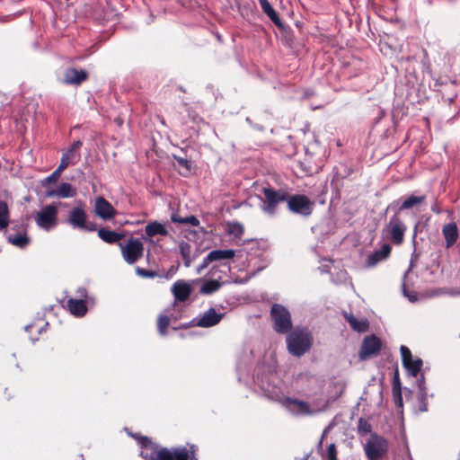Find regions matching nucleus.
<instances>
[{"mask_svg": "<svg viewBox=\"0 0 460 460\" xmlns=\"http://www.w3.org/2000/svg\"><path fill=\"white\" fill-rule=\"evenodd\" d=\"M137 438L143 450L140 456L145 460H198L197 452L198 446L190 445L189 447H164L155 443L146 436H133Z\"/></svg>", "mask_w": 460, "mask_h": 460, "instance_id": "f257e3e1", "label": "nucleus"}, {"mask_svg": "<svg viewBox=\"0 0 460 460\" xmlns=\"http://www.w3.org/2000/svg\"><path fill=\"white\" fill-rule=\"evenodd\" d=\"M313 345V336L307 328L292 329L289 320V353L301 357L308 352Z\"/></svg>", "mask_w": 460, "mask_h": 460, "instance_id": "f03ea898", "label": "nucleus"}, {"mask_svg": "<svg viewBox=\"0 0 460 460\" xmlns=\"http://www.w3.org/2000/svg\"><path fill=\"white\" fill-rule=\"evenodd\" d=\"M261 387L269 399L279 402L284 406L288 405L286 394L288 386L276 373H271L265 379H261Z\"/></svg>", "mask_w": 460, "mask_h": 460, "instance_id": "7ed1b4c3", "label": "nucleus"}, {"mask_svg": "<svg viewBox=\"0 0 460 460\" xmlns=\"http://www.w3.org/2000/svg\"><path fill=\"white\" fill-rule=\"evenodd\" d=\"M58 208L55 204L43 207L33 216L37 226L46 232L56 228L58 223Z\"/></svg>", "mask_w": 460, "mask_h": 460, "instance_id": "20e7f679", "label": "nucleus"}, {"mask_svg": "<svg viewBox=\"0 0 460 460\" xmlns=\"http://www.w3.org/2000/svg\"><path fill=\"white\" fill-rule=\"evenodd\" d=\"M67 223L74 228L84 231H94L95 226L87 221V214L80 202V204L73 208L67 217Z\"/></svg>", "mask_w": 460, "mask_h": 460, "instance_id": "39448f33", "label": "nucleus"}, {"mask_svg": "<svg viewBox=\"0 0 460 460\" xmlns=\"http://www.w3.org/2000/svg\"><path fill=\"white\" fill-rule=\"evenodd\" d=\"M382 341L375 334L366 336L361 343L358 351L360 360H367L371 358L378 356L382 349Z\"/></svg>", "mask_w": 460, "mask_h": 460, "instance_id": "423d86ee", "label": "nucleus"}, {"mask_svg": "<svg viewBox=\"0 0 460 460\" xmlns=\"http://www.w3.org/2000/svg\"><path fill=\"white\" fill-rule=\"evenodd\" d=\"M263 193L264 197L261 199V208L268 215H273L277 206L287 198L286 192L275 191L270 188H264Z\"/></svg>", "mask_w": 460, "mask_h": 460, "instance_id": "0eeeda50", "label": "nucleus"}, {"mask_svg": "<svg viewBox=\"0 0 460 460\" xmlns=\"http://www.w3.org/2000/svg\"><path fill=\"white\" fill-rule=\"evenodd\" d=\"M270 317L273 323V329L279 333H288V309L279 305L274 304L270 309Z\"/></svg>", "mask_w": 460, "mask_h": 460, "instance_id": "6e6552de", "label": "nucleus"}, {"mask_svg": "<svg viewBox=\"0 0 460 460\" xmlns=\"http://www.w3.org/2000/svg\"><path fill=\"white\" fill-rule=\"evenodd\" d=\"M407 227L401 219L399 213H395L389 220L385 230L390 235L392 242L395 244L402 243Z\"/></svg>", "mask_w": 460, "mask_h": 460, "instance_id": "1a4fd4ad", "label": "nucleus"}, {"mask_svg": "<svg viewBox=\"0 0 460 460\" xmlns=\"http://www.w3.org/2000/svg\"><path fill=\"white\" fill-rule=\"evenodd\" d=\"M400 351L403 367L408 371L409 375L417 377L423 365L422 359L420 358L413 359L411 351L404 345L401 346Z\"/></svg>", "mask_w": 460, "mask_h": 460, "instance_id": "9d476101", "label": "nucleus"}, {"mask_svg": "<svg viewBox=\"0 0 460 460\" xmlns=\"http://www.w3.org/2000/svg\"><path fill=\"white\" fill-rule=\"evenodd\" d=\"M145 241L142 238H129L125 244L119 243L124 259H138L143 256Z\"/></svg>", "mask_w": 460, "mask_h": 460, "instance_id": "9b49d317", "label": "nucleus"}, {"mask_svg": "<svg viewBox=\"0 0 460 460\" xmlns=\"http://www.w3.org/2000/svg\"><path fill=\"white\" fill-rule=\"evenodd\" d=\"M314 205V202L306 196L295 195L289 197V210L294 213L307 217L312 213Z\"/></svg>", "mask_w": 460, "mask_h": 460, "instance_id": "f8f14e48", "label": "nucleus"}, {"mask_svg": "<svg viewBox=\"0 0 460 460\" xmlns=\"http://www.w3.org/2000/svg\"><path fill=\"white\" fill-rule=\"evenodd\" d=\"M144 231L143 239L150 243H154L155 238L157 236L164 237L169 234L167 225L156 220L149 221L146 225Z\"/></svg>", "mask_w": 460, "mask_h": 460, "instance_id": "ddd939ff", "label": "nucleus"}, {"mask_svg": "<svg viewBox=\"0 0 460 460\" xmlns=\"http://www.w3.org/2000/svg\"><path fill=\"white\" fill-rule=\"evenodd\" d=\"M268 249V243L265 240H251L247 242L243 248L240 250V257L246 256L253 258H261Z\"/></svg>", "mask_w": 460, "mask_h": 460, "instance_id": "4468645a", "label": "nucleus"}, {"mask_svg": "<svg viewBox=\"0 0 460 460\" xmlns=\"http://www.w3.org/2000/svg\"><path fill=\"white\" fill-rule=\"evenodd\" d=\"M82 146V141H75L71 146L63 153L58 167L64 171L68 165L77 164L81 158L80 148Z\"/></svg>", "mask_w": 460, "mask_h": 460, "instance_id": "2eb2a0df", "label": "nucleus"}, {"mask_svg": "<svg viewBox=\"0 0 460 460\" xmlns=\"http://www.w3.org/2000/svg\"><path fill=\"white\" fill-rule=\"evenodd\" d=\"M365 451L369 460H380L387 451V445L385 439L369 440L366 447Z\"/></svg>", "mask_w": 460, "mask_h": 460, "instance_id": "dca6fc26", "label": "nucleus"}, {"mask_svg": "<svg viewBox=\"0 0 460 460\" xmlns=\"http://www.w3.org/2000/svg\"><path fill=\"white\" fill-rule=\"evenodd\" d=\"M224 314L217 313L215 308H209L199 317L194 319L195 325L203 328L215 326L220 323Z\"/></svg>", "mask_w": 460, "mask_h": 460, "instance_id": "f3484780", "label": "nucleus"}, {"mask_svg": "<svg viewBox=\"0 0 460 460\" xmlns=\"http://www.w3.org/2000/svg\"><path fill=\"white\" fill-rule=\"evenodd\" d=\"M94 212L100 218L109 220L114 217L116 210L103 197H98L95 199Z\"/></svg>", "mask_w": 460, "mask_h": 460, "instance_id": "a211bd4d", "label": "nucleus"}, {"mask_svg": "<svg viewBox=\"0 0 460 460\" xmlns=\"http://www.w3.org/2000/svg\"><path fill=\"white\" fill-rule=\"evenodd\" d=\"M87 78V73L84 70L68 68L64 74L63 82L66 84H79Z\"/></svg>", "mask_w": 460, "mask_h": 460, "instance_id": "6ab92c4d", "label": "nucleus"}, {"mask_svg": "<svg viewBox=\"0 0 460 460\" xmlns=\"http://www.w3.org/2000/svg\"><path fill=\"white\" fill-rule=\"evenodd\" d=\"M76 195V190L70 183L63 182L56 190H49L48 197L56 198H73Z\"/></svg>", "mask_w": 460, "mask_h": 460, "instance_id": "aec40b11", "label": "nucleus"}, {"mask_svg": "<svg viewBox=\"0 0 460 460\" xmlns=\"http://www.w3.org/2000/svg\"><path fill=\"white\" fill-rule=\"evenodd\" d=\"M68 311L76 317L84 316L87 312V305L84 299L69 298L66 302Z\"/></svg>", "mask_w": 460, "mask_h": 460, "instance_id": "412c9836", "label": "nucleus"}, {"mask_svg": "<svg viewBox=\"0 0 460 460\" xmlns=\"http://www.w3.org/2000/svg\"><path fill=\"white\" fill-rule=\"evenodd\" d=\"M172 291L176 300L180 302L186 301L191 293V287L190 284L183 281H177L172 286Z\"/></svg>", "mask_w": 460, "mask_h": 460, "instance_id": "4be33fe9", "label": "nucleus"}, {"mask_svg": "<svg viewBox=\"0 0 460 460\" xmlns=\"http://www.w3.org/2000/svg\"><path fill=\"white\" fill-rule=\"evenodd\" d=\"M343 316L353 331L362 333L368 330L369 323L367 319L358 320L352 314L348 313H343Z\"/></svg>", "mask_w": 460, "mask_h": 460, "instance_id": "5701e85b", "label": "nucleus"}, {"mask_svg": "<svg viewBox=\"0 0 460 460\" xmlns=\"http://www.w3.org/2000/svg\"><path fill=\"white\" fill-rule=\"evenodd\" d=\"M443 235L446 239L447 246L453 245L458 238V228L456 223H449L443 226Z\"/></svg>", "mask_w": 460, "mask_h": 460, "instance_id": "b1692460", "label": "nucleus"}, {"mask_svg": "<svg viewBox=\"0 0 460 460\" xmlns=\"http://www.w3.org/2000/svg\"><path fill=\"white\" fill-rule=\"evenodd\" d=\"M260 5L262 11L269 16V18L280 29L284 30V24L281 22L279 18L276 11L273 9L271 4L268 0H259Z\"/></svg>", "mask_w": 460, "mask_h": 460, "instance_id": "393cba45", "label": "nucleus"}, {"mask_svg": "<svg viewBox=\"0 0 460 460\" xmlns=\"http://www.w3.org/2000/svg\"><path fill=\"white\" fill-rule=\"evenodd\" d=\"M7 239L13 245L19 248H24L30 243V238L28 237L25 231L9 233L7 235Z\"/></svg>", "mask_w": 460, "mask_h": 460, "instance_id": "a878e982", "label": "nucleus"}, {"mask_svg": "<svg viewBox=\"0 0 460 460\" xmlns=\"http://www.w3.org/2000/svg\"><path fill=\"white\" fill-rule=\"evenodd\" d=\"M425 262V261H410L409 271L415 272L421 278H427L432 274V271L429 270L428 265Z\"/></svg>", "mask_w": 460, "mask_h": 460, "instance_id": "bb28decb", "label": "nucleus"}, {"mask_svg": "<svg viewBox=\"0 0 460 460\" xmlns=\"http://www.w3.org/2000/svg\"><path fill=\"white\" fill-rule=\"evenodd\" d=\"M98 236L108 243H115L122 238V234L106 228L99 229Z\"/></svg>", "mask_w": 460, "mask_h": 460, "instance_id": "cd10ccee", "label": "nucleus"}, {"mask_svg": "<svg viewBox=\"0 0 460 460\" xmlns=\"http://www.w3.org/2000/svg\"><path fill=\"white\" fill-rule=\"evenodd\" d=\"M425 196H414L411 195L408 197L400 206L399 210H405L411 208L414 206L420 205L425 201Z\"/></svg>", "mask_w": 460, "mask_h": 460, "instance_id": "c85d7f7f", "label": "nucleus"}, {"mask_svg": "<svg viewBox=\"0 0 460 460\" xmlns=\"http://www.w3.org/2000/svg\"><path fill=\"white\" fill-rule=\"evenodd\" d=\"M243 232L244 227L239 222H229L226 224V233L234 238H240Z\"/></svg>", "mask_w": 460, "mask_h": 460, "instance_id": "c756f323", "label": "nucleus"}, {"mask_svg": "<svg viewBox=\"0 0 460 460\" xmlns=\"http://www.w3.org/2000/svg\"><path fill=\"white\" fill-rule=\"evenodd\" d=\"M171 220L174 223L186 224L193 226H197L199 225V220L193 215L188 217H180L177 214H172L171 217Z\"/></svg>", "mask_w": 460, "mask_h": 460, "instance_id": "7c9ffc66", "label": "nucleus"}, {"mask_svg": "<svg viewBox=\"0 0 460 460\" xmlns=\"http://www.w3.org/2000/svg\"><path fill=\"white\" fill-rule=\"evenodd\" d=\"M9 224V209L6 202L0 200V230L5 229Z\"/></svg>", "mask_w": 460, "mask_h": 460, "instance_id": "2f4dec72", "label": "nucleus"}, {"mask_svg": "<svg viewBox=\"0 0 460 460\" xmlns=\"http://www.w3.org/2000/svg\"><path fill=\"white\" fill-rule=\"evenodd\" d=\"M234 257V250H215L210 252L205 259H233Z\"/></svg>", "mask_w": 460, "mask_h": 460, "instance_id": "473e14b6", "label": "nucleus"}, {"mask_svg": "<svg viewBox=\"0 0 460 460\" xmlns=\"http://www.w3.org/2000/svg\"><path fill=\"white\" fill-rule=\"evenodd\" d=\"M289 410L296 411L298 413L306 414L310 412L309 405L302 401L289 398Z\"/></svg>", "mask_w": 460, "mask_h": 460, "instance_id": "72a5a7b5", "label": "nucleus"}, {"mask_svg": "<svg viewBox=\"0 0 460 460\" xmlns=\"http://www.w3.org/2000/svg\"><path fill=\"white\" fill-rule=\"evenodd\" d=\"M170 324V318L165 314H160L157 318V329L162 336L167 333V328Z\"/></svg>", "mask_w": 460, "mask_h": 460, "instance_id": "f704fd0d", "label": "nucleus"}, {"mask_svg": "<svg viewBox=\"0 0 460 460\" xmlns=\"http://www.w3.org/2000/svg\"><path fill=\"white\" fill-rule=\"evenodd\" d=\"M220 288V284L218 281L217 280H208L206 281L201 288H200V292L202 294H212L214 292H216L218 288Z\"/></svg>", "mask_w": 460, "mask_h": 460, "instance_id": "c9c22d12", "label": "nucleus"}, {"mask_svg": "<svg viewBox=\"0 0 460 460\" xmlns=\"http://www.w3.org/2000/svg\"><path fill=\"white\" fill-rule=\"evenodd\" d=\"M391 245L389 243H383L380 249L376 250L372 259L386 258L390 255Z\"/></svg>", "mask_w": 460, "mask_h": 460, "instance_id": "e433bc0d", "label": "nucleus"}, {"mask_svg": "<svg viewBox=\"0 0 460 460\" xmlns=\"http://www.w3.org/2000/svg\"><path fill=\"white\" fill-rule=\"evenodd\" d=\"M136 272H137V275H139L142 278H155V277H158V276L161 277L162 276V274H160L156 270H146V269L139 268V267H137L136 269Z\"/></svg>", "mask_w": 460, "mask_h": 460, "instance_id": "4c0bfd02", "label": "nucleus"}, {"mask_svg": "<svg viewBox=\"0 0 460 460\" xmlns=\"http://www.w3.org/2000/svg\"><path fill=\"white\" fill-rule=\"evenodd\" d=\"M419 411L425 412L428 411V394L427 392L419 393L418 395Z\"/></svg>", "mask_w": 460, "mask_h": 460, "instance_id": "58836bf2", "label": "nucleus"}, {"mask_svg": "<svg viewBox=\"0 0 460 460\" xmlns=\"http://www.w3.org/2000/svg\"><path fill=\"white\" fill-rule=\"evenodd\" d=\"M63 170L58 167L50 175L44 179L43 184L55 183L59 179Z\"/></svg>", "mask_w": 460, "mask_h": 460, "instance_id": "ea45409f", "label": "nucleus"}, {"mask_svg": "<svg viewBox=\"0 0 460 460\" xmlns=\"http://www.w3.org/2000/svg\"><path fill=\"white\" fill-rule=\"evenodd\" d=\"M179 250L183 259H190L191 255V247L190 243L181 242L179 244Z\"/></svg>", "mask_w": 460, "mask_h": 460, "instance_id": "a19ab883", "label": "nucleus"}, {"mask_svg": "<svg viewBox=\"0 0 460 460\" xmlns=\"http://www.w3.org/2000/svg\"><path fill=\"white\" fill-rule=\"evenodd\" d=\"M337 455H338V451H337V447H336L335 444H333V443L330 444L326 450V456H325L326 459L327 460H338Z\"/></svg>", "mask_w": 460, "mask_h": 460, "instance_id": "79ce46f5", "label": "nucleus"}, {"mask_svg": "<svg viewBox=\"0 0 460 460\" xmlns=\"http://www.w3.org/2000/svg\"><path fill=\"white\" fill-rule=\"evenodd\" d=\"M398 390H402V387H401L399 371H398V368H396L394 371V377H393L392 391H398Z\"/></svg>", "mask_w": 460, "mask_h": 460, "instance_id": "37998d69", "label": "nucleus"}, {"mask_svg": "<svg viewBox=\"0 0 460 460\" xmlns=\"http://www.w3.org/2000/svg\"><path fill=\"white\" fill-rule=\"evenodd\" d=\"M393 393V399L395 406L397 408H402V390L398 391H392Z\"/></svg>", "mask_w": 460, "mask_h": 460, "instance_id": "c03bdc74", "label": "nucleus"}, {"mask_svg": "<svg viewBox=\"0 0 460 460\" xmlns=\"http://www.w3.org/2000/svg\"><path fill=\"white\" fill-rule=\"evenodd\" d=\"M358 429L364 433H367V432H370L371 426H370V424H368V422L367 420H365L364 419L361 418L358 420Z\"/></svg>", "mask_w": 460, "mask_h": 460, "instance_id": "a18cd8bd", "label": "nucleus"}, {"mask_svg": "<svg viewBox=\"0 0 460 460\" xmlns=\"http://www.w3.org/2000/svg\"><path fill=\"white\" fill-rule=\"evenodd\" d=\"M419 393L427 392L426 385H425V377L423 375L417 380Z\"/></svg>", "mask_w": 460, "mask_h": 460, "instance_id": "49530a36", "label": "nucleus"}, {"mask_svg": "<svg viewBox=\"0 0 460 460\" xmlns=\"http://www.w3.org/2000/svg\"><path fill=\"white\" fill-rule=\"evenodd\" d=\"M77 294L78 296H80V298H84V297H86L87 296V291L84 288H79L77 289Z\"/></svg>", "mask_w": 460, "mask_h": 460, "instance_id": "de8ad7c7", "label": "nucleus"}, {"mask_svg": "<svg viewBox=\"0 0 460 460\" xmlns=\"http://www.w3.org/2000/svg\"><path fill=\"white\" fill-rule=\"evenodd\" d=\"M178 162H179L180 164H181V165H183L185 167L189 166V164H188L189 162L186 159L181 158V159L178 160Z\"/></svg>", "mask_w": 460, "mask_h": 460, "instance_id": "09e8293b", "label": "nucleus"}, {"mask_svg": "<svg viewBox=\"0 0 460 460\" xmlns=\"http://www.w3.org/2000/svg\"><path fill=\"white\" fill-rule=\"evenodd\" d=\"M327 432H328V428H327V429H325L323 430V435H322V438H321V440H320V443H319V445H320V446L322 445L323 440V438H325V436H326Z\"/></svg>", "mask_w": 460, "mask_h": 460, "instance_id": "8fccbe9b", "label": "nucleus"}, {"mask_svg": "<svg viewBox=\"0 0 460 460\" xmlns=\"http://www.w3.org/2000/svg\"><path fill=\"white\" fill-rule=\"evenodd\" d=\"M379 261H376V260H374V261H367V266L368 267H373L376 264V262H378Z\"/></svg>", "mask_w": 460, "mask_h": 460, "instance_id": "3c124183", "label": "nucleus"}, {"mask_svg": "<svg viewBox=\"0 0 460 460\" xmlns=\"http://www.w3.org/2000/svg\"><path fill=\"white\" fill-rule=\"evenodd\" d=\"M190 265V260L185 261V266L189 267Z\"/></svg>", "mask_w": 460, "mask_h": 460, "instance_id": "603ef678", "label": "nucleus"}, {"mask_svg": "<svg viewBox=\"0 0 460 460\" xmlns=\"http://www.w3.org/2000/svg\"><path fill=\"white\" fill-rule=\"evenodd\" d=\"M136 261H133V260L128 261V262H129V263H134V262H136Z\"/></svg>", "mask_w": 460, "mask_h": 460, "instance_id": "864d4df0", "label": "nucleus"}, {"mask_svg": "<svg viewBox=\"0 0 460 460\" xmlns=\"http://www.w3.org/2000/svg\"><path fill=\"white\" fill-rule=\"evenodd\" d=\"M206 266H208L207 261H205L203 267H206Z\"/></svg>", "mask_w": 460, "mask_h": 460, "instance_id": "5fc2aeb1", "label": "nucleus"}]
</instances>
